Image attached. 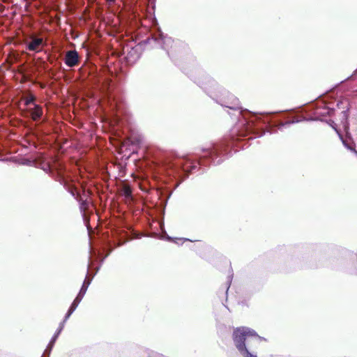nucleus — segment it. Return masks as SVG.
<instances>
[{
	"label": "nucleus",
	"mask_w": 357,
	"mask_h": 357,
	"mask_svg": "<svg viewBox=\"0 0 357 357\" xmlns=\"http://www.w3.org/2000/svg\"><path fill=\"white\" fill-rule=\"evenodd\" d=\"M249 337H255L257 341L262 340V337L259 336L254 330L249 328L240 327L234 330L233 338L238 351L245 347V342Z\"/></svg>",
	"instance_id": "obj_1"
},
{
	"label": "nucleus",
	"mask_w": 357,
	"mask_h": 357,
	"mask_svg": "<svg viewBox=\"0 0 357 357\" xmlns=\"http://www.w3.org/2000/svg\"><path fill=\"white\" fill-rule=\"evenodd\" d=\"M79 63V55L77 51L70 50L66 52L65 63L68 67H74Z\"/></svg>",
	"instance_id": "obj_2"
},
{
	"label": "nucleus",
	"mask_w": 357,
	"mask_h": 357,
	"mask_svg": "<svg viewBox=\"0 0 357 357\" xmlns=\"http://www.w3.org/2000/svg\"><path fill=\"white\" fill-rule=\"evenodd\" d=\"M31 39L27 45V49L30 51L39 52L43 43V38L31 37Z\"/></svg>",
	"instance_id": "obj_3"
},
{
	"label": "nucleus",
	"mask_w": 357,
	"mask_h": 357,
	"mask_svg": "<svg viewBox=\"0 0 357 357\" xmlns=\"http://www.w3.org/2000/svg\"><path fill=\"white\" fill-rule=\"evenodd\" d=\"M28 111L33 121L38 120L43 115V109L41 107L38 105H34V107L29 108Z\"/></svg>",
	"instance_id": "obj_4"
},
{
	"label": "nucleus",
	"mask_w": 357,
	"mask_h": 357,
	"mask_svg": "<svg viewBox=\"0 0 357 357\" xmlns=\"http://www.w3.org/2000/svg\"><path fill=\"white\" fill-rule=\"evenodd\" d=\"M158 40L162 43V48L167 50L169 53V47H172V44L174 43L172 38L165 36L163 33H160Z\"/></svg>",
	"instance_id": "obj_5"
},
{
	"label": "nucleus",
	"mask_w": 357,
	"mask_h": 357,
	"mask_svg": "<svg viewBox=\"0 0 357 357\" xmlns=\"http://www.w3.org/2000/svg\"><path fill=\"white\" fill-rule=\"evenodd\" d=\"M90 283H91V280L86 278L85 280L84 281L82 287L77 296L75 298V299L74 300L73 302H76V301H77V300L79 301V303L81 302L82 299L83 298L84 294L86 292V290L88 289V287L90 284Z\"/></svg>",
	"instance_id": "obj_6"
},
{
	"label": "nucleus",
	"mask_w": 357,
	"mask_h": 357,
	"mask_svg": "<svg viewBox=\"0 0 357 357\" xmlns=\"http://www.w3.org/2000/svg\"><path fill=\"white\" fill-rule=\"evenodd\" d=\"M63 323H61L60 325H59V328L57 330V331L54 335V336L52 337L50 344H48L47 349H49L50 350L52 349V348L55 341L56 340L58 336L59 335V334L61 332V331L63 330Z\"/></svg>",
	"instance_id": "obj_7"
},
{
	"label": "nucleus",
	"mask_w": 357,
	"mask_h": 357,
	"mask_svg": "<svg viewBox=\"0 0 357 357\" xmlns=\"http://www.w3.org/2000/svg\"><path fill=\"white\" fill-rule=\"evenodd\" d=\"M79 305V301L76 302H73L71 306L70 307L67 314L65 316V319L63 321L62 323H63V325L65 324V322L67 321V319L70 317V316L73 314V312L76 310L77 307Z\"/></svg>",
	"instance_id": "obj_8"
},
{
	"label": "nucleus",
	"mask_w": 357,
	"mask_h": 357,
	"mask_svg": "<svg viewBox=\"0 0 357 357\" xmlns=\"http://www.w3.org/2000/svg\"><path fill=\"white\" fill-rule=\"evenodd\" d=\"M79 305V301L76 302H73L71 306L70 307L67 314L65 316V319L63 321L62 323H63V325L65 324V322L67 321V319L70 317V316L73 314V312L76 310L77 307Z\"/></svg>",
	"instance_id": "obj_9"
},
{
	"label": "nucleus",
	"mask_w": 357,
	"mask_h": 357,
	"mask_svg": "<svg viewBox=\"0 0 357 357\" xmlns=\"http://www.w3.org/2000/svg\"><path fill=\"white\" fill-rule=\"evenodd\" d=\"M331 126L334 128V130L336 131V132L338 134L340 138L341 139V140L342 141V143L344 144V145L348 149H350L351 151H354V152L357 155V151L354 149H353L351 146H349L345 142V140L343 139L342 138V136L341 135V134L339 132V131L337 130V129L335 127V123L334 122L332 123L331 124Z\"/></svg>",
	"instance_id": "obj_10"
},
{
	"label": "nucleus",
	"mask_w": 357,
	"mask_h": 357,
	"mask_svg": "<svg viewBox=\"0 0 357 357\" xmlns=\"http://www.w3.org/2000/svg\"><path fill=\"white\" fill-rule=\"evenodd\" d=\"M227 107H229L230 109H240V107H239V102H238V99H236V98H234L232 100V102H231V104L229 105H226Z\"/></svg>",
	"instance_id": "obj_11"
},
{
	"label": "nucleus",
	"mask_w": 357,
	"mask_h": 357,
	"mask_svg": "<svg viewBox=\"0 0 357 357\" xmlns=\"http://www.w3.org/2000/svg\"><path fill=\"white\" fill-rule=\"evenodd\" d=\"M240 353L244 356V357H257L256 355L251 354L246 348H243V349L239 350Z\"/></svg>",
	"instance_id": "obj_12"
},
{
	"label": "nucleus",
	"mask_w": 357,
	"mask_h": 357,
	"mask_svg": "<svg viewBox=\"0 0 357 357\" xmlns=\"http://www.w3.org/2000/svg\"><path fill=\"white\" fill-rule=\"evenodd\" d=\"M123 193L126 198H130L131 197L132 191L129 187L126 186L123 189Z\"/></svg>",
	"instance_id": "obj_13"
},
{
	"label": "nucleus",
	"mask_w": 357,
	"mask_h": 357,
	"mask_svg": "<svg viewBox=\"0 0 357 357\" xmlns=\"http://www.w3.org/2000/svg\"><path fill=\"white\" fill-rule=\"evenodd\" d=\"M34 100H35V98H34V96H29L26 97V98H25V100H24V101H25V105H29L30 104H31L32 102H33Z\"/></svg>",
	"instance_id": "obj_14"
},
{
	"label": "nucleus",
	"mask_w": 357,
	"mask_h": 357,
	"mask_svg": "<svg viewBox=\"0 0 357 357\" xmlns=\"http://www.w3.org/2000/svg\"><path fill=\"white\" fill-rule=\"evenodd\" d=\"M342 114L343 118L345 119V121H347V117H348L347 112L346 111H344V112H342Z\"/></svg>",
	"instance_id": "obj_15"
},
{
	"label": "nucleus",
	"mask_w": 357,
	"mask_h": 357,
	"mask_svg": "<svg viewBox=\"0 0 357 357\" xmlns=\"http://www.w3.org/2000/svg\"><path fill=\"white\" fill-rule=\"evenodd\" d=\"M86 204V203H82V206H81V208H82L84 207V205Z\"/></svg>",
	"instance_id": "obj_16"
},
{
	"label": "nucleus",
	"mask_w": 357,
	"mask_h": 357,
	"mask_svg": "<svg viewBox=\"0 0 357 357\" xmlns=\"http://www.w3.org/2000/svg\"><path fill=\"white\" fill-rule=\"evenodd\" d=\"M344 127L345 129H347V125H344Z\"/></svg>",
	"instance_id": "obj_17"
}]
</instances>
